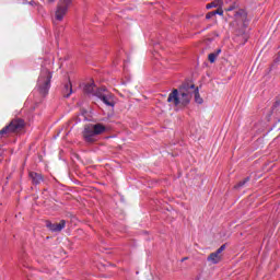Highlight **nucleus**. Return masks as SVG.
<instances>
[{
    "label": "nucleus",
    "instance_id": "nucleus-1",
    "mask_svg": "<svg viewBox=\"0 0 280 280\" xmlns=\"http://www.w3.org/2000/svg\"><path fill=\"white\" fill-rule=\"evenodd\" d=\"M191 100V95H189V84L184 85L178 90H174L167 98V102L170 104H173V106H185V104H189Z\"/></svg>",
    "mask_w": 280,
    "mask_h": 280
},
{
    "label": "nucleus",
    "instance_id": "nucleus-2",
    "mask_svg": "<svg viewBox=\"0 0 280 280\" xmlns=\"http://www.w3.org/2000/svg\"><path fill=\"white\" fill-rule=\"evenodd\" d=\"M51 82V73L49 72H44L40 78H39V86H40V92L44 95H47L49 92V83Z\"/></svg>",
    "mask_w": 280,
    "mask_h": 280
},
{
    "label": "nucleus",
    "instance_id": "nucleus-3",
    "mask_svg": "<svg viewBox=\"0 0 280 280\" xmlns=\"http://www.w3.org/2000/svg\"><path fill=\"white\" fill-rule=\"evenodd\" d=\"M188 95H194L195 96V102L197 104H202V98L200 97V92L198 88L194 84H188Z\"/></svg>",
    "mask_w": 280,
    "mask_h": 280
},
{
    "label": "nucleus",
    "instance_id": "nucleus-4",
    "mask_svg": "<svg viewBox=\"0 0 280 280\" xmlns=\"http://www.w3.org/2000/svg\"><path fill=\"white\" fill-rule=\"evenodd\" d=\"M97 136L95 133V129H93V125H90L88 127H85L84 131H83V137L86 139V141H93L94 137Z\"/></svg>",
    "mask_w": 280,
    "mask_h": 280
},
{
    "label": "nucleus",
    "instance_id": "nucleus-5",
    "mask_svg": "<svg viewBox=\"0 0 280 280\" xmlns=\"http://www.w3.org/2000/svg\"><path fill=\"white\" fill-rule=\"evenodd\" d=\"M65 221H60L59 223H50L48 224V229L55 233H58L65 229Z\"/></svg>",
    "mask_w": 280,
    "mask_h": 280
},
{
    "label": "nucleus",
    "instance_id": "nucleus-6",
    "mask_svg": "<svg viewBox=\"0 0 280 280\" xmlns=\"http://www.w3.org/2000/svg\"><path fill=\"white\" fill-rule=\"evenodd\" d=\"M208 261L210 264H220L222 261V254H218V252H214L208 256Z\"/></svg>",
    "mask_w": 280,
    "mask_h": 280
},
{
    "label": "nucleus",
    "instance_id": "nucleus-7",
    "mask_svg": "<svg viewBox=\"0 0 280 280\" xmlns=\"http://www.w3.org/2000/svg\"><path fill=\"white\" fill-rule=\"evenodd\" d=\"M65 14H67V7H59L55 12L56 21H62L65 19Z\"/></svg>",
    "mask_w": 280,
    "mask_h": 280
},
{
    "label": "nucleus",
    "instance_id": "nucleus-8",
    "mask_svg": "<svg viewBox=\"0 0 280 280\" xmlns=\"http://www.w3.org/2000/svg\"><path fill=\"white\" fill-rule=\"evenodd\" d=\"M102 101L106 106H115V100L113 98V95L107 94L102 97Z\"/></svg>",
    "mask_w": 280,
    "mask_h": 280
},
{
    "label": "nucleus",
    "instance_id": "nucleus-9",
    "mask_svg": "<svg viewBox=\"0 0 280 280\" xmlns=\"http://www.w3.org/2000/svg\"><path fill=\"white\" fill-rule=\"evenodd\" d=\"M92 130H94V133L96 135H103V132H106V127L103 125H92Z\"/></svg>",
    "mask_w": 280,
    "mask_h": 280
},
{
    "label": "nucleus",
    "instance_id": "nucleus-10",
    "mask_svg": "<svg viewBox=\"0 0 280 280\" xmlns=\"http://www.w3.org/2000/svg\"><path fill=\"white\" fill-rule=\"evenodd\" d=\"M246 14L237 13L236 14V23H241V25H246Z\"/></svg>",
    "mask_w": 280,
    "mask_h": 280
},
{
    "label": "nucleus",
    "instance_id": "nucleus-11",
    "mask_svg": "<svg viewBox=\"0 0 280 280\" xmlns=\"http://www.w3.org/2000/svg\"><path fill=\"white\" fill-rule=\"evenodd\" d=\"M218 56H220V50H218L217 52H212L208 56V60H210V62H215V60L218 59Z\"/></svg>",
    "mask_w": 280,
    "mask_h": 280
},
{
    "label": "nucleus",
    "instance_id": "nucleus-12",
    "mask_svg": "<svg viewBox=\"0 0 280 280\" xmlns=\"http://www.w3.org/2000/svg\"><path fill=\"white\" fill-rule=\"evenodd\" d=\"M31 176H32L34 183H40V180H43V176H40L37 173H32Z\"/></svg>",
    "mask_w": 280,
    "mask_h": 280
},
{
    "label": "nucleus",
    "instance_id": "nucleus-13",
    "mask_svg": "<svg viewBox=\"0 0 280 280\" xmlns=\"http://www.w3.org/2000/svg\"><path fill=\"white\" fill-rule=\"evenodd\" d=\"M210 14H219L220 16H222L224 14V10H222V8H220L219 10L214 11V12H211Z\"/></svg>",
    "mask_w": 280,
    "mask_h": 280
},
{
    "label": "nucleus",
    "instance_id": "nucleus-14",
    "mask_svg": "<svg viewBox=\"0 0 280 280\" xmlns=\"http://www.w3.org/2000/svg\"><path fill=\"white\" fill-rule=\"evenodd\" d=\"M211 8H218V3L211 2V3H209V4L206 5V9H207V10H211Z\"/></svg>",
    "mask_w": 280,
    "mask_h": 280
},
{
    "label": "nucleus",
    "instance_id": "nucleus-15",
    "mask_svg": "<svg viewBox=\"0 0 280 280\" xmlns=\"http://www.w3.org/2000/svg\"><path fill=\"white\" fill-rule=\"evenodd\" d=\"M226 248V245H222L215 253L222 255V252Z\"/></svg>",
    "mask_w": 280,
    "mask_h": 280
},
{
    "label": "nucleus",
    "instance_id": "nucleus-16",
    "mask_svg": "<svg viewBox=\"0 0 280 280\" xmlns=\"http://www.w3.org/2000/svg\"><path fill=\"white\" fill-rule=\"evenodd\" d=\"M214 3H217V8H222V5H224V2L222 0H217L214 1Z\"/></svg>",
    "mask_w": 280,
    "mask_h": 280
},
{
    "label": "nucleus",
    "instance_id": "nucleus-17",
    "mask_svg": "<svg viewBox=\"0 0 280 280\" xmlns=\"http://www.w3.org/2000/svg\"><path fill=\"white\" fill-rule=\"evenodd\" d=\"M66 89H67V95H69L71 93V84H68Z\"/></svg>",
    "mask_w": 280,
    "mask_h": 280
},
{
    "label": "nucleus",
    "instance_id": "nucleus-18",
    "mask_svg": "<svg viewBox=\"0 0 280 280\" xmlns=\"http://www.w3.org/2000/svg\"><path fill=\"white\" fill-rule=\"evenodd\" d=\"M211 16H214V14H211V12H210L207 14L206 19H210Z\"/></svg>",
    "mask_w": 280,
    "mask_h": 280
}]
</instances>
